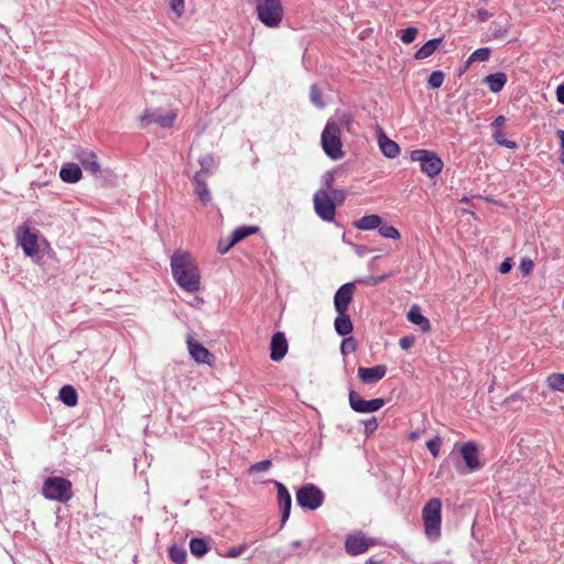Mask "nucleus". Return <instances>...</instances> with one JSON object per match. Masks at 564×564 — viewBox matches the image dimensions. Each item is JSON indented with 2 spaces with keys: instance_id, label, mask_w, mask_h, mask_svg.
Instances as JSON below:
<instances>
[{
  "instance_id": "47",
  "label": "nucleus",
  "mask_w": 564,
  "mask_h": 564,
  "mask_svg": "<svg viewBox=\"0 0 564 564\" xmlns=\"http://www.w3.org/2000/svg\"><path fill=\"white\" fill-rule=\"evenodd\" d=\"M365 433L366 434H372L377 427H378V422H377V419L376 417H371L367 421H365Z\"/></svg>"
},
{
  "instance_id": "6",
  "label": "nucleus",
  "mask_w": 564,
  "mask_h": 564,
  "mask_svg": "<svg viewBox=\"0 0 564 564\" xmlns=\"http://www.w3.org/2000/svg\"><path fill=\"white\" fill-rule=\"evenodd\" d=\"M410 158L413 162H420L421 171L429 177L438 175L444 165L441 158L429 150H413Z\"/></svg>"
},
{
  "instance_id": "4",
  "label": "nucleus",
  "mask_w": 564,
  "mask_h": 564,
  "mask_svg": "<svg viewBox=\"0 0 564 564\" xmlns=\"http://www.w3.org/2000/svg\"><path fill=\"white\" fill-rule=\"evenodd\" d=\"M341 133L336 122H327L322 132V147L327 156L332 160H339L344 156L341 150Z\"/></svg>"
},
{
  "instance_id": "34",
  "label": "nucleus",
  "mask_w": 564,
  "mask_h": 564,
  "mask_svg": "<svg viewBox=\"0 0 564 564\" xmlns=\"http://www.w3.org/2000/svg\"><path fill=\"white\" fill-rule=\"evenodd\" d=\"M378 230H379V234L384 238L395 239V240L400 238L399 230L395 227H393L392 225L384 223L383 220H382V224L378 227Z\"/></svg>"
},
{
  "instance_id": "23",
  "label": "nucleus",
  "mask_w": 564,
  "mask_h": 564,
  "mask_svg": "<svg viewBox=\"0 0 564 564\" xmlns=\"http://www.w3.org/2000/svg\"><path fill=\"white\" fill-rule=\"evenodd\" d=\"M406 317L411 323L417 325L423 332L430 330V328H431L430 321L425 316L422 315L419 306L413 305L409 310Z\"/></svg>"
},
{
  "instance_id": "45",
  "label": "nucleus",
  "mask_w": 564,
  "mask_h": 564,
  "mask_svg": "<svg viewBox=\"0 0 564 564\" xmlns=\"http://www.w3.org/2000/svg\"><path fill=\"white\" fill-rule=\"evenodd\" d=\"M270 466H271V460L264 459V460L253 464L250 467V471H254V473L265 471L269 469Z\"/></svg>"
},
{
  "instance_id": "54",
  "label": "nucleus",
  "mask_w": 564,
  "mask_h": 564,
  "mask_svg": "<svg viewBox=\"0 0 564 564\" xmlns=\"http://www.w3.org/2000/svg\"><path fill=\"white\" fill-rule=\"evenodd\" d=\"M512 268V264L509 259H506L501 264L499 271L501 273H508Z\"/></svg>"
},
{
  "instance_id": "37",
  "label": "nucleus",
  "mask_w": 564,
  "mask_h": 564,
  "mask_svg": "<svg viewBox=\"0 0 564 564\" xmlns=\"http://www.w3.org/2000/svg\"><path fill=\"white\" fill-rule=\"evenodd\" d=\"M492 137H494V140H495L498 144H500V145H502V147H506V148H508V149H516V148H517V143H516L514 141L507 140V139L505 138L503 132H502V131H500V130H497V131L494 133V135H492Z\"/></svg>"
},
{
  "instance_id": "20",
  "label": "nucleus",
  "mask_w": 564,
  "mask_h": 564,
  "mask_svg": "<svg viewBox=\"0 0 564 564\" xmlns=\"http://www.w3.org/2000/svg\"><path fill=\"white\" fill-rule=\"evenodd\" d=\"M193 183H194V192L197 195L198 199L204 205L209 203L212 199V195L208 189L206 178L202 177V173H195V175L193 177Z\"/></svg>"
},
{
  "instance_id": "12",
  "label": "nucleus",
  "mask_w": 564,
  "mask_h": 564,
  "mask_svg": "<svg viewBox=\"0 0 564 564\" xmlns=\"http://www.w3.org/2000/svg\"><path fill=\"white\" fill-rule=\"evenodd\" d=\"M373 544L372 539L367 538L362 532H356L347 536L345 549L349 555L356 556L365 553Z\"/></svg>"
},
{
  "instance_id": "59",
  "label": "nucleus",
  "mask_w": 564,
  "mask_h": 564,
  "mask_svg": "<svg viewBox=\"0 0 564 564\" xmlns=\"http://www.w3.org/2000/svg\"><path fill=\"white\" fill-rule=\"evenodd\" d=\"M366 564H381L380 562L373 561L372 558L368 560Z\"/></svg>"
},
{
  "instance_id": "32",
  "label": "nucleus",
  "mask_w": 564,
  "mask_h": 564,
  "mask_svg": "<svg viewBox=\"0 0 564 564\" xmlns=\"http://www.w3.org/2000/svg\"><path fill=\"white\" fill-rule=\"evenodd\" d=\"M328 122H336L338 123V128L340 133L346 130L348 132L351 131V127L354 123L352 116L348 112H344L341 115H338L335 119L328 120Z\"/></svg>"
},
{
  "instance_id": "1",
  "label": "nucleus",
  "mask_w": 564,
  "mask_h": 564,
  "mask_svg": "<svg viewBox=\"0 0 564 564\" xmlns=\"http://www.w3.org/2000/svg\"><path fill=\"white\" fill-rule=\"evenodd\" d=\"M171 272L182 290L195 293L200 289V273L189 252L180 249L174 251L171 257Z\"/></svg>"
},
{
  "instance_id": "33",
  "label": "nucleus",
  "mask_w": 564,
  "mask_h": 564,
  "mask_svg": "<svg viewBox=\"0 0 564 564\" xmlns=\"http://www.w3.org/2000/svg\"><path fill=\"white\" fill-rule=\"evenodd\" d=\"M170 558L176 564H183L186 561L187 553L184 547L173 545L169 550Z\"/></svg>"
},
{
  "instance_id": "29",
  "label": "nucleus",
  "mask_w": 564,
  "mask_h": 564,
  "mask_svg": "<svg viewBox=\"0 0 564 564\" xmlns=\"http://www.w3.org/2000/svg\"><path fill=\"white\" fill-rule=\"evenodd\" d=\"M189 550H191V553L196 557L204 556L209 550L208 540L193 538L189 541Z\"/></svg>"
},
{
  "instance_id": "19",
  "label": "nucleus",
  "mask_w": 564,
  "mask_h": 564,
  "mask_svg": "<svg viewBox=\"0 0 564 564\" xmlns=\"http://www.w3.org/2000/svg\"><path fill=\"white\" fill-rule=\"evenodd\" d=\"M460 454L470 470H476L480 467L477 457V446L474 442L465 443L460 448Z\"/></svg>"
},
{
  "instance_id": "30",
  "label": "nucleus",
  "mask_w": 564,
  "mask_h": 564,
  "mask_svg": "<svg viewBox=\"0 0 564 564\" xmlns=\"http://www.w3.org/2000/svg\"><path fill=\"white\" fill-rule=\"evenodd\" d=\"M258 231L259 227L257 226H241L236 228L229 237L232 239L235 243H238L248 236L257 234Z\"/></svg>"
},
{
  "instance_id": "3",
  "label": "nucleus",
  "mask_w": 564,
  "mask_h": 564,
  "mask_svg": "<svg viewBox=\"0 0 564 564\" xmlns=\"http://www.w3.org/2000/svg\"><path fill=\"white\" fill-rule=\"evenodd\" d=\"M259 20L268 28H276L283 18V6L280 0H256Z\"/></svg>"
},
{
  "instance_id": "18",
  "label": "nucleus",
  "mask_w": 564,
  "mask_h": 564,
  "mask_svg": "<svg viewBox=\"0 0 564 564\" xmlns=\"http://www.w3.org/2000/svg\"><path fill=\"white\" fill-rule=\"evenodd\" d=\"M275 486L278 489V500L282 509L281 521L282 524H284L290 517L292 499L290 492L283 484L275 481Z\"/></svg>"
},
{
  "instance_id": "58",
  "label": "nucleus",
  "mask_w": 564,
  "mask_h": 564,
  "mask_svg": "<svg viewBox=\"0 0 564 564\" xmlns=\"http://www.w3.org/2000/svg\"><path fill=\"white\" fill-rule=\"evenodd\" d=\"M410 438L411 440H417L419 438V433H416V432L411 433Z\"/></svg>"
},
{
  "instance_id": "13",
  "label": "nucleus",
  "mask_w": 564,
  "mask_h": 564,
  "mask_svg": "<svg viewBox=\"0 0 564 564\" xmlns=\"http://www.w3.org/2000/svg\"><path fill=\"white\" fill-rule=\"evenodd\" d=\"M355 284L351 282L343 284L335 293L334 306L337 314L346 313L352 300Z\"/></svg>"
},
{
  "instance_id": "25",
  "label": "nucleus",
  "mask_w": 564,
  "mask_h": 564,
  "mask_svg": "<svg viewBox=\"0 0 564 564\" xmlns=\"http://www.w3.org/2000/svg\"><path fill=\"white\" fill-rule=\"evenodd\" d=\"M485 83L488 85L490 91L499 93L507 83V75L498 72L486 76Z\"/></svg>"
},
{
  "instance_id": "11",
  "label": "nucleus",
  "mask_w": 564,
  "mask_h": 564,
  "mask_svg": "<svg viewBox=\"0 0 564 564\" xmlns=\"http://www.w3.org/2000/svg\"><path fill=\"white\" fill-rule=\"evenodd\" d=\"M349 405L358 413H371L380 410L384 405V400L381 398L372 400H364L357 392L350 390Z\"/></svg>"
},
{
  "instance_id": "38",
  "label": "nucleus",
  "mask_w": 564,
  "mask_h": 564,
  "mask_svg": "<svg viewBox=\"0 0 564 564\" xmlns=\"http://www.w3.org/2000/svg\"><path fill=\"white\" fill-rule=\"evenodd\" d=\"M444 82V74L441 70H434L430 75L427 83L432 88H440Z\"/></svg>"
},
{
  "instance_id": "8",
  "label": "nucleus",
  "mask_w": 564,
  "mask_h": 564,
  "mask_svg": "<svg viewBox=\"0 0 564 564\" xmlns=\"http://www.w3.org/2000/svg\"><path fill=\"white\" fill-rule=\"evenodd\" d=\"M296 501L302 508L316 510L324 501V494L315 485L307 484L297 490Z\"/></svg>"
},
{
  "instance_id": "43",
  "label": "nucleus",
  "mask_w": 564,
  "mask_h": 564,
  "mask_svg": "<svg viewBox=\"0 0 564 564\" xmlns=\"http://www.w3.org/2000/svg\"><path fill=\"white\" fill-rule=\"evenodd\" d=\"M236 243L232 241V239L230 237H228L227 239H220L219 242H218V247H217V250L220 254H225L226 252H228L230 250V248H232Z\"/></svg>"
},
{
  "instance_id": "55",
  "label": "nucleus",
  "mask_w": 564,
  "mask_h": 564,
  "mask_svg": "<svg viewBox=\"0 0 564 564\" xmlns=\"http://www.w3.org/2000/svg\"><path fill=\"white\" fill-rule=\"evenodd\" d=\"M556 98L561 104H564V84L557 86Z\"/></svg>"
},
{
  "instance_id": "46",
  "label": "nucleus",
  "mask_w": 564,
  "mask_h": 564,
  "mask_svg": "<svg viewBox=\"0 0 564 564\" xmlns=\"http://www.w3.org/2000/svg\"><path fill=\"white\" fill-rule=\"evenodd\" d=\"M291 547L293 550L301 547V550H302L301 554H306L312 547V541H307L305 543H303L301 541H293L291 543Z\"/></svg>"
},
{
  "instance_id": "50",
  "label": "nucleus",
  "mask_w": 564,
  "mask_h": 564,
  "mask_svg": "<svg viewBox=\"0 0 564 564\" xmlns=\"http://www.w3.org/2000/svg\"><path fill=\"white\" fill-rule=\"evenodd\" d=\"M171 8L177 14H181L184 9V0H171Z\"/></svg>"
},
{
  "instance_id": "35",
  "label": "nucleus",
  "mask_w": 564,
  "mask_h": 564,
  "mask_svg": "<svg viewBox=\"0 0 564 564\" xmlns=\"http://www.w3.org/2000/svg\"><path fill=\"white\" fill-rule=\"evenodd\" d=\"M546 381L552 390L564 391V373H552Z\"/></svg>"
},
{
  "instance_id": "14",
  "label": "nucleus",
  "mask_w": 564,
  "mask_h": 564,
  "mask_svg": "<svg viewBox=\"0 0 564 564\" xmlns=\"http://www.w3.org/2000/svg\"><path fill=\"white\" fill-rule=\"evenodd\" d=\"M186 344L189 355L196 362L212 364L214 356L200 343L195 340L191 334L186 335Z\"/></svg>"
},
{
  "instance_id": "57",
  "label": "nucleus",
  "mask_w": 564,
  "mask_h": 564,
  "mask_svg": "<svg viewBox=\"0 0 564 564\" xmlns=\"http://www.w3.org/2000/svg\"><path fill=\"white\" fill-rule=\"evenodd\" d=\"M202 303H203V299H200V297H195V299H194V301H193V303H192V305L197 306V305H199V304H202Z\"/></svg>"
},
{
  "instance_id": "53",
  "label": "nucleus",
  "mask_w": 564,
  "mask_h": 564,
  "mask_svg": "<svg viewBox=\"0 0 564 564\" xmlns=\"http://www.w3.org/2000/svg\"><path fill=\"white\" fill-rule=\"evenodd\" d=\"M557 135H558L560 144H561V148H562L561 161L564 164V130H558L557 131Z\"/></svg>"
},
{
  "instance_id": "15",
  "label": "nucleus",
  "mask_w": 564,
  "mask_h": 564,
  "mask_svg": "<svg viewBox=\"0 0 564 564\" xmlns=\"http://www.w3.org/2000/svg\"><path fill=\"white\" fill-rule=\"evenodd\" d=\"M74 158L79 162L86 172L96 175L100 172V165L97 161V155L88 149L78 148Z\"/></svg>"
},
{
  "instance_id": "22",
  "label": "nucleus",
  "mask_w": 564,
  "mask_h": 564,
  "mask_svg": "<svg viewBox=\"0 0 564 564\" xmlns=\"http://www.w3.org/2000/svg\"><path fill=\"white\" fill-rule=\"evenodd\" d=\"M82 169L75 163H65L59 171V177L65 183H76L82 178Z\"/></svg>"
},
{
  "instance_id": "17",
  "label": "nucleus",
  "mask_w": 564,
  "mask_h": 564,
  "mask_svg": "<svg viewBox=\"0 0 564 564\" xmlns=\"http://www.w3.org/2000/svg\"><path fill=\"white\" fill-rule=\"evenodd\" d=\"M270 358L273 361L281 360L288 351V341L283 333H275L270 343Z\"/></svg>"
},
{
  "instance_id": "41",
  "label": "nucleus",
  "mask_w": 564,
  "mask_h": 564,
  "mask_svg": "<svg viewBox=\"0 0 564 564\" xmlns=\"http://www.w3.org/2000/svg\"><path fill=\"white\" fill-rule=\"evenodd\" d=\"M441 445H442V440L438 436L433 437L426 442V447L434 457L438 456Z\"/></svg>"
},
{
  "instance_id": "49",
  "label": "nucleus",
  "mask_w": 564,
  "mask_h": 564,
  "mask_svg": "<svg viewBox=\"0 0 564 564\" xmlns=\"http://www.w3.org/2000/svg\"><path fill=\"white\" fill-rule=\"evenodd\" d=\"M323 182H324V186L326 189V192L328 189H332V186H333V183H334V174L332 172H326L323 176Z\"/></svg>"
},
{
  "instance_id": "27",
  "label": "nucleus",
  "mask_w": 564,
  "mask_h": 564,
  "mask_svg": "<svg viewBox=\"0 0 564 564\" xmlns=\"http://www.w3.org/2000/svg\"><path fill=\"white\" fill-rule=\"evenodd\" d=\"M442 42V39L437 37V39H432L430 41H427L422 47H420L416 53H415V58L416 59H424V58H427L430 57L436 50L437 47L440 46Z\"/></svg>"
},
{
  "instance_id": "26",
  "label": "nucleus",
  "mask_w": 564,
  "mask_h": 564,
  "mask_svg": "<svg viewBox=\"0 0 564 564\" xmlns=\"http://www.w3.org/2000/svg\"><path fill=\"white\" fill-rule=\"evenodd\" d=\"M382 224V218L378 215H367L355 221V227L360 230H372Z\"/></svg>"
},
{
  "instance_id": "16",
  "label": "nucleus",
  "mask_w": 564,
  "mask_h": 564,
  "mask_svg": "<svg viewBox=\"0 0 564 564\" xmlns=\"http://www.w3.org/2000/svg\"><path fill=\"white\" fill-rule=\"evenodd\" d=\"M387 373V367L384 365H377L371 368L359 367L358 368V377L359 379L367 384L378 382L381 380Z\"/></svg>"
},
{
  "instance_id": "28",
  "label": "nucleus",
  "mask_w": 564,
  "mask_h": 564,
  "mask_svg": "<svg viewBox=\"0 0 564 564\" xmlns=\"http://www.w3.org/2000/svg\"><path fill=\"white\" fill-rule=\"evenodd\" d=\"M59 400L67 406H75L78 402L76 390L72 386H64L58 393Z\"/></svg>"
},
{
  "instance_id": "21",
  "label": "nucleus",
  "mask_w": 564,
  "mask_h": 564,
  "mask_svg": "<svg viewBox=\"0 0 564 564\" xmlns=\"http://www.w3.org/2000/svg\"><path fill=\"white\" fill-rule=\"evenodd\" d=\"M378 144L382 154L389 159H394L400 154L399 144L389 139L384 133L379 134Z\"/></svg>"
},
{
  "instance_id": "48",
  "label": "nucleus",
  "mask_w": 564,
  "mask_h": 564,
  "mask_svg": "<svg viewBox=\"0 0 564 564\" xmlns=\"http://www.w3.org/2000/svg\"><path fill=\"white\" fill-rule=\"evenodd\" d=\"M414 344V337L412 336H404L400 338L399 345L403 350L410 349Z\"/></svg>"
},
{
  "instance_id": "36",
  "label": "nucleus",
  "mask_w": 564,
  "mask_h": 564,
  "mask_svg": "<svg viewBox=\"0 0 564 564\" xmlns=\"http://www.w3.org/2000/svg\"><path fill=\"white\" fill-rule=\"evenodd\" d=\"M490 56V50L488 47H481L471 53L468 58V63L473 62H485L488 61Z\"/></svg>"
},
{
  "instance_id": "42",
  "label": "nucleus",
  "mask_w": 564,
  "mask_h": 564,
  "mask_svg": "<svg viewBox=\"0 0 564 564\" xmlns=\"http://www.w3.org/2000/svg\"><path fill=\"white\" fill-rule=\"evenodd\" d=\"M340 350L343 355H349L356 350V341L352 337L345 338L341 341Z\"/></svg>"
},
{
  "instance_id": "51",
  "label": "nucleus",
  "mask_w": 564,
  "mask_h": 564,
  "mask_svg": "<svg viewBox=\"0 0 564 564\" xmlns=\"http://www.w3.org/2000/svg\"><path fill=\"white\" fill-rule=\"evenodd\" d=\"M330 191H332V195H333V198H332L333 200L336 199V200L341 202V200L345 199V197H346V192L345 191L336 189V188L335 189H330Z\"/></svg>"
},
{
  "instance_id": "24",
  "label": "nucleus",
  "mask_w": 564,
  "mask_h": 564,
  "mask_svg": "<svg viewBox=\"0 0 564 564\" xmlns=\"http://www.w3.org/2000/svg\"><path fill=\"white\" fill-rule=\"evenodd\" d=\"M335 329L338 335L346 336L352 332V323L349 315L346 313L337 314L334 322Z\"/></svg>"
},
{
  "instance_id": "40",
  "label": "nucleus",
  "mask_w": 564,
  "mask_h": 564,
  "mask_svg": "<svg viewBox=\"0 0 564 564\" xmlns=\"http://www.w3.org/2000/svg\"><path fill=\"white\" fill-rule=\"evenodd\" d=\"M416 35H417V29L410 26L402 31V34L400 35V40L404 44H410L415 40Z\"/></svg>"
},
{
  "instance_id": "9",
  "label": "nucleus",
  "mask_w": 564,
  "mask_h": 564,
  "mask_svg": "<svg viewBox=\"0 0 564 564\" xmlns=\"http://www.w3.org/2000/svg\"><path fill=\"white\" fill-rule=\"evenodd\" d=\"M314 210L324 221L330 223L335 218L336 206L326 189H318L313 197Z\"/></svg>"
},
{
  "instance_id": "44",
  "label": "nucleus",
  "mask_w": 564,
  "mask_h": 564,
  "mask_svg": "<svg viewBox=\"0 0 564 564\" xmlns=\"http://www.w3.org/2000/svg\"><path fill=\"white\" fill-rule=\"evenodd\" d=\"M247 544H241L239 546H236V547H231L228 550L227 553L223 554L224 557H229V558H235V557H238L240 556L242 553H245V551L247 550Z\"/></svg>"
},
{
  "instance_id": "39",
  "label": "nucleus",
  "mask_w": 564,
  "mask_h": 564,
  "mask_svg": "<svg viewBox=\"0 0 564 564\" xmlns=\"http://www.w3.org/2000/svg\"><path fill=\"white\" fill-rule=\"evenodd\" d=\"M310 99L313 105L317 108H324V102L322 100L321 91L318 90L316 85H312L310 89Z\"/></svg>"
},
{
  "instance_id": "7",
  "label": "nucleus",
  "mask_w": 564,
  "mask_h": 564,
  "mask_svg": "<svg viewBox=\"0 0 564 564\" xmlns=\"http://www.w3.org/2000/svg\"><path fill=\"white\" fill-rule=\"evenodd\" d=\"M15 238L18 245L28 257H34L39 253L37 230L31 229L26 224H22L15 230Z\"/></svg>"
},
{
  "instance_id": "52",
  "label": "nucleus",
  "mask_w": 564,
  "mask_h": 564,
  "mask_svg": "<svg viewBox=\"0 0 564 564\" xmlns=\"http://www.w3.org/2000/svg\"><path fill=\"white\" fill-rule=\"evenodd\" d=\"M520 267L522 272L530 273L533 268V262L531 260H522Z\"/></svg>"
},
{
  "instance_id": "5",
  "label": "nucleus",
  "mask_w": 564,
  "mask_h": 564,
  "mask_svg": "<svg viewBox=\"0 0 564 564\" xmlns=\"http://www.w3.org/2000/svg\"><path fill=\"white\" fill-rule=\"evenodd\" d=\"M441 508L440 499L433 498L422 510L425 533L431 539H437L441 534Z\"/></svg>"
},
{
  "instance_id": "10",
  "label": "nucleus",
  "mask_w": 564,
  "mask_h": 564,
  "mask_svg": "<svg viewBox=\"0 0 564 564\" xmlns=\"http://www.w3.org/2000/svg\"><path fill=\"white\" fill-rule=\"evenodd\" d=\"M174 110L163 112L161 109L147 110L141 117L140 122L143 128L155 123L162 128H171L176 119Z\"/></svg>"
},
{
  "instance_id": "31",
  "label": "nucleus",
  "mask_w": 564,
  "mask_h": 564,
  "mask_svg": "<svg viewBox=\"0 0 564 564\" xmlns=\"http://www.w3.org/2000/svg\"><path fill=\"white\" fill-rule=\"evenodd\" d=\"M200 170L197 173H202V177L210 175L216 166L215 158L212 154L204 155L199 159Z\"/></svg>"
},
{
  "instance_id": "56",
  "label": "nucleus",
  "mask_w": 564,
  "mask_h": 564,
  "mask_svg": "<svg viewBox=\"0 0 564 564\" xmlns=\"http://www.w3.org/2000/svg\"><path fill=\"white\" fill-rule=\"evenodd\" d=\"M506 121V118L503 116H498L494 122H492V127H496V128H499L500 126H502Z\"/></svg>"
},
{
  "instance_id": "2",
  "label": "nucleus",
  "mask_w": 564,
  "mask_h": 564,
  "mask_svg": "<svg viewBox=\"0 0 564 564\" xmlns=\"http://www.w3.org/2000/svg\"><path fill=\"white\" fill-rule=\"evenodd\" d=\"M42 495L48 500L67 502L73 497L72 482L64 477H48L43 482Z\"/></svg>"
}]
</instances>
